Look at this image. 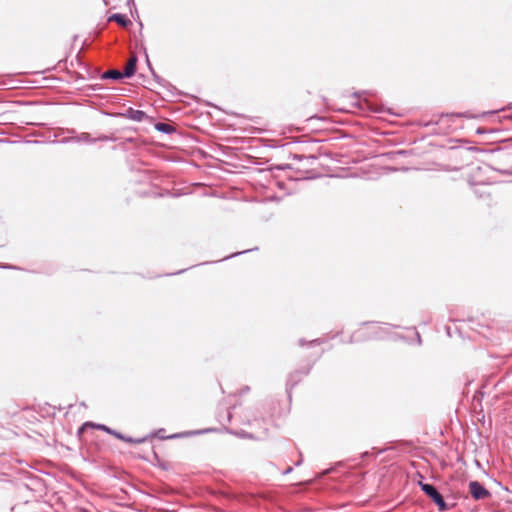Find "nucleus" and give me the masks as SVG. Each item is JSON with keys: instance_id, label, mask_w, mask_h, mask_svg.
<instances>
[{"instance_id": "obj_1", "label": "nucleus", "mask_w": 512, "mask_h": 512, "mask_svg": "<svg viewBox=\"0 0 512 512\" xmlns=\"http://www.w3.org/2000/svg\"><path fill=\"white\" fill-rule=\"evenodd\" d=\"M422 490L431 497L434 502L439 506L440 510H444L446 508L445 502L441 495L436 491V489L429 484L420 483Z\"/></svg>"}, {"instance_id": "obj_2", "label": "nucleus", "mask_w": 512, "mask_h": 512, "mask_svg": "<svg viewBox=\"0 0 512 512\" xmlns=\"http://www.w3.org/2000/svg\"><path fill=\"white\" fill-rule=\"evenodd\" d=\"M470 492L476 499L484 498L487 495V491L477 482H471Z\"/></svg>"}, {"instance_id": "obj_3", "label": "nucleus", "mask_w": 512, "mask_h": 512, "mask_svg": "<svg viewBox=\"0 0 512 512\" xmlns=\"http://www.w3.org/2000/svg\"><path fill=\"white\" fill-rule=\"evenodd\" d=\"M136 67V58H131L125 68L124 75L129 77L135 72Z\"/></svg>"}, {"instance_id": "obj_4", "label": "nucleus", "mask_w": 512, "mask_h": 512, "mask_svg": "<svg viewBox=\"0 0 512 512\" xmlns=\"http://www.w3.org/2000/svg\"><path fill=\"white\" fill-rule=\"evenodd\" d=\"M111 20L116 21L117 23H119L122 26H126L129 23V21L124 16L118 15V14L113 15L111 17Z\"/></svg>"}, {"instance_id": "obj_5", "label": "nucleus", "mask_w": 512, "mask_h": 512, "mask_svg": "<svg viewBox=\"0 0 512 512\" xmlns=\"http://www.w3.org/2000/svg\"><path fill=\"white\" fill-rule=\"evenodd\" d=\"M106 76L111 78H119L121 76V73L118 71H109L106 73Z\"/></svg>"}, {"instance_id": "obj_6", "label": "nucleus", "mask_w": 512, "mask_h": 512, "mask_svg": "<svg viewBox=\"0 0 512 512\" xmlns=\"http://www.w3.org/2000/svg\"><path fill=\"white\" fill-rule=\"evenodd\" d=\"M156 127L158 130H161V131H169L167 125H165V124H158Z\"/></svg>"}, {"instance_id": "obj_7", "label": "nucleus", "mask_w": 512, "mask_h": 512, "mask_svg": "<svg viewBox=\"0 0 512 512\" xmlns=\"http://www.w3.org/2000/svg\"><path fill=\"white\" fill-rule=\"evenodd\" d=\"M97 427H98V428H100V429H103V430H107V431H108V429H107L105 426H100V425H99V426H97Z\"/></svg>"}]
</instances>
